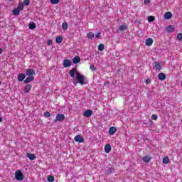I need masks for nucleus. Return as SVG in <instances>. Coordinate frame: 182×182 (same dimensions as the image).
Here are the masks:
<instances>
[{
	"instance_id": "f257e3e1",
	"label": "nucleus",
	"mask_w": 182,
	"mask_h": 182,
	"mask_svg": "<svg viewBox=\"0 0 182 182\" xmlns=\"http://www.w3.org/2000/svg\"><path fill=\"white\" fill-rule=\"evenodd\" d=\"M77 83H80V85H85V75H81L79 73H76V77H75Z\"/></svg>"
},
{
	"instance_id": "f03ea898",
	"label": "nucleus",
	"mask_w": 182,
	"mask_h": 182,
	"mask_svg": "<svg viewBox=\"0 0 182 182\" xmlns=\"http://www.w3.org/2000/svg\"><path fill=\"white\" fill-rule=\"evenodd\" d=\"M15 178L17 180V181H22V180H23V173H22V171H16Z\"/></svg>"
},
{
	"instance_id": "7ed1b4c3",
	"label": "nucleus",
	"mask_w": 182,
	"mask_h": 182,
	"mask_svg": "<svg viewBox=\"0 0 182 182\" xmlns=\"http://www.w3.org/2000/svg\"><path fill=\"white\" fill-rule=\"evenodd\" d=\"M75 141L77 143H85V139L80 135H76L74 138Z\"/></svg>"
},
{
	"instance_id": "20e7f679",
	"label": "nucleus",
	"mask_w": 182,
	"mask_h": 182,
	"mask_svg": "<svg viewBox=\"0 0 182 182\" xmlns=\"http://www.w3.org/2000/svg\"><path fill=\"white\" fill-rule=\"evenodd\" d=\"M65 120V115L63 114H58L55 117V122H63Z\"/></svg>"
},
{
	"instance_id": "39448f33",
	"label": "nucleus",
	"mask_w": 182,
	"mask_h": 182,
	"mask_svg": "<svg viewBox=\"0 0 182 182\" xmlns=\"http://www.w3.org/2000/svg\"><path fill=\"white\" fill-rule=\"evenodd\" d=\"M64 68H70L72 66V62L69 59H65L63 61Z\"/></svg>"
},
{
	"instance_id": "423d86ee",
	"label": "nucleus",
	"mask_w": 182,
	"mask_h": 182,
	"mask_svg": "<svg viewBox=\"0 0 182 182\" xmlns=\"http://www.w3.org/2000/svg\"><path fill=\"white\" fill-rule=\"evenodd\" d=\"M116 132H117V129L114 127H111L109 129L108 133L110 134V136H113Z\"/></svg>"
},
{
	"instance_id": "0eeeda50",
	"label": "nucleus",
	"mask_w": 182,
	"mask_h": 182,
	"mask_svg": "<svg viewBox=\"0 0 182 182\" xmlns=\"http://www.w3.org/2000/svg\"><path fill=\"white\" fill-rule=\"evenodd\" d=\"M26 75H27V76H33V75H35V70H33V69H27L26 70Z\"/></svg>"
},
{
	"instance_id": "6e6552de",
	"label": "nucleus",
	"mask_w": 182,
	"mask_h": 182,
	"mask_svg": "<svg viewBox=\"0 0 182 182\" xmlns=\"http://www.w3.org/2000/svg\"><path fill=\"white\" fill-rule=\"evenodd\" d=\"M33 80H35V77H33V76H28L24 80V83L26 85H28V83H30V82H32Z\"/></svg>"
},
{
	"instance_id": "1a4fd4ad",
	"label": "nucleus",
	"mask_w": 182,
	"mask_h": 182,
	"mask_svg": "<svg viewBox=\"0 0 182 182\" xmlns=\"http://www.w3.org/2000/svg\"><path fill=\"white\" fill-rule=\"evenodd\" d=\"M92 114H93V112L90 109H88L84 112L83 116H85V117H90V116H92Z\"/></svg>"
},
{
	"instance_id": "9d476101",
	"label": "nucleus",
	"mask_w": 182,
	"mask_h": 182,
	"mask_svg": "<svg viewBox=\"0 0 182 182\" xmlns=\"http://www.w3.org/2000/svg\"><path fill=\"white\" fill-rule=\"evenodd\" d=\"M25 77H26V76L23 73H19L18 75V80L19 82H23V80H25Z\"/></svg>"
},
{
	"instance_id": "9b49d317",
	"label": "nucleus",
	"mask_w": 182,
	"mask_h": 182,
	"mask_svg": "<svg viewBox=\"0 0 182 182\" xmlns=\"http://www.w3.org/2000/svg\"><path fill=\"white\" fill-rule=\"evenodd\" d=\"M75 75L76 73H78L76 68H73L71 70H70V76H71V77H75Z\"/></svg>"
},
{
	"instance_id": "f8f14e48",
	"label": "nucleus",
	"mask_w": 182,
	"mask_h": 182,
	"mask_svg": "<svg viewBox=\"0 0 182 182\" xmlns=\"http://www.w3.org/2000/svg\"><path fill=\"white\" fill-rule=\"evenodd\" d=\"M105 153H110V151H112V146L109 144H106L105 146Z\"/></svg>"
},
{
	"instance_id": "ddd939ff",
	"label": "nucleus",
	"mask_w": 182,
	"mask_h": 182,
	"mask_svg": "<svg viewBox=\"0 0 182 182\" xmlns=\"http://www.w3.org/2000/svg\"><path fill=\"white\" fill-rule=\"evenodd\" d=\"M26 156L29 159V160H31V161L35 160V159H36V155H35V154L28 153Z\"/></svg>"
},
{
	"instance_id": "4468645a",
	"label": "nucleus",
	"mask_w": 182,
	"mask_h": 182,
	"mask_svg": "<svg viewBox=\"0 0 182 182\" xmlns=\"http://www.w3.org/2000/svg\"><path fill=\"white\" fill-rule=\"evenodd\" d=\"M142 160L144 163H149L151 161V157L150 156H143Z\"/></svg>"
},
{
	"instance_id": "2eb2a0df",
	"label": "nucleus",
	"mask_w": 182,
	"mask_h": 182,
	"mask_svg": "<svg viewBox=\"0 0 182 182\" xmlns=\"http://www.w3.org/2000/svg\"><path fill=\"white\" fill-rule=\"evenodd\" d=\"M158 79L159 80H166V74L164 73H160L158 75Z\"/></svg>"
},
{
	"instance_id": "dca6fc26",
	"label": "nucleus",
	"mask_w": 182,
	"mask_h": 182,
	"mask_svg": "<svg viewBox=\"0 0 182 182\" xmlns=\"http://www.w3.org/2000/svg\"><path fill=\"white\" fill-rule=\"evenodd\" d=\"M31 89H32V85H27L24 89V93H29Z\"/></svg>"
},
{
	"instance_id": "f3484780",
	"label": "nucleus",
	"mask_w": 182,
	"mask_h": 182,
	"mask_svg": "<svg viewBox=\"0 0 182 182\" xmlns=\"http://www.w3.org/2000/svg\"><path fill=\"white\" fill-rule=\"evenodd\" d=\"M175 29L176 28H174V26H168L166 31H167V32H168L170 33H173V32H174Z\"/></svg>"
},
{
	"instance_id": "a211bd4d",
	"label": "nucleus",
	"mask_w": 182,
	"mask_h": 182,
	"mask_svg": "<svg viewBox=\"0 0 182 182\" xmlns=\"http://www.w3.org/2000/svg\"><path fill=\"white\" fill-rule=\"evenodd\" d=\"M154 68H155V70H159V72H160L161 70V64L160 63H156L154 65Z\"/></svg>"
},
{
	"instance_id": "6ab92c4d",
	"label": "nucleus",
	"mask_w": 182,
	"mask_h": 182,
	"mask_svg": "<svg viewBox=\"0 0 182 182\" xmlns=\"http://www.w3.org/2000/svg\"><path fill=\"white\" fill-rule=\"evenodd\" d=\"M146 45L147 46H151L153 45V38H147L146 40Z\"/></svg>"
},
{
	"instance_id": "aec40b11",
	"label": "nucleus",
	"mask_w": 182,
	"mask_h": 182,
	"mask_svg": "<svg viewBox=\"0 0 182 182\" xmlns=\"http://www.w3.org/2000/svg\"><path fill=\"white\" fill-rule=\"evenodd\" d=\"M80 62V57L79 56H75L73 59V63L77 64Z\"/></svg>"
},
{
	"instance_id": "412c9836",
	"label": "nucleus",
	"mask_w": 182,
	"mask_h": 182,
	"mask_svg": "<svg viewBox=\"0 0 182 182\" xmlns=\"http://www.w3.org/2000/svg\"><path fill=\"white\" fill-rule=\"evenodd\" d=\"M63 41V37L58 36L55 38L56 43H62V41Z\"/></svg>"
},
{
	"instance_id": "4be33fe9",
	"label": "nucleus",
	"mask_w": 182,
	"mask_h": 182,
	"mask_svg": "<svg viewBox=\"0 0 182 182\" xmlns=\"http://www.w3.org/2000/svg\"><path fill=\"white\" fill-rule=\"evenodd\" d=\"M171 16H173V14H171V12L165 13V19H171Z\"/></svg>"
},
{
	"instance_id": "5701e85b",
	"label": "nucleus",
	"mask_w": 182,
	"mask_h": 182,
	"mask_svg": "<svg viewBox=\"0 0 182 182\" xmlns=\"http://www.w3.org/2000/svg\"><path fill=\"white\" fill-rule=\"evenodd\" d=\"M162 161L164 164H168V163H170V159H168V156H165L163 158Z\"/></svg>"
},
{
	"instance_id": "b1692460",
	"label": "nucleus",
	"mask_w": 182,
	"mask_h": 182,
	"mask_svg": "<svg viewBox=\"0 0 182 182\" xmlns=\"http://www.w3.org/2000/svg\"><path fill=\"white\" fill-rule=\"evenodd\" d=\"M23 8H24V5H23V3L21 2L18 4V6H17V9L20 11H23Z\"/></svg>"
},
{
	"instance_id": "393cba45",
	"label": "nucleus",
	"mask_w": 182,
	"mask_h": 182,
	"mask_svg": "<svg viewBox=\"0 0 182 182\" xmlns=\"http://www.w3.org/2000/svg\"><path fill=\"white\" fill-rule=\"evenodd\" d=\"M13 14L15 15V16H18V15H19V14H21V11L16 8L13 9Z\"/></svg>"
},
{
	"instance_id": "a878e982",
	"label": "nucleus",
	"mask_w": 182,
	"mask_h": 182,
	"mask_svg": "<svg viewBox=\"0 0 182 182\" xmlns=\"http://www.w3.org/2000/svg\"><path fill=\"white\" fill-rule=\"evenodd\" d=\"M87 36L88 39H93V38H95V34L93 33V32H90L87 34Z\"/></svg>"
},
{
	"instance_id": "bb28decb",
	"label": "nucleus",
	"mask_w": 182,
	"mask_h": 182,
	"mask_svg": "<svg viewBox=\"0 0 182 182\" xmlns=\"http://www.w3.org/2000/svg\"><path fill=\"white\" fill-rule=\"evenodd\" d=\"M119 31H127V26L122 25L119 28Z\"/></svg>"
},
{
	"instance_id": "cd10ccee",
	"label": "nucleus",
	"mask_w": 182,
	"mask_h": 182,
	"mask_svg": "<svg viewBox=\"0 0 182 182\" xmlns=\"http://www.w3.org/2000/svg\"><path fill=\"white\" fill-rule=\"evenodd\" d=\"M47 180L49 182H53L55 181V178L53 176H48Z\"/></svg>"
},
{
	"instance_id": "c85d7f7f",
	"label": "nucleus",
	"mask_w": 182,
	"mask_h": 182,
	"mask_svg": "<svg viewBox=\"0 0 182 182\" xmlns=\"http://www.w3.org/2000/svg\"><path fill=\"white\" fill-rule=\"evenodd\" d=\"M35 28H36V24H35V23H31L29 24V29H35Z\"/></svg>"
},
{
	"instance_id": "c756f323",
	"label": "nucleus",
	"mask_w": 182,
	"mask_h": 182,
	"mask_svg": "<svg viewBox=\"0 0 182 182\" xmlns=\"http://www.w3.org/2000/svg\"><path fill=\"white\" fill-rule=\"evenodd\" d=\"M105 49V45L104 44H100L98 46V50H100V52H102V50H103Z\"/></svg>"
},
{
	"instance_id": "7c9ffc66",
	"label": "nucleus",
	"mask_w": 182,
	"mask_h": 182,
	"mask_svg": "<svg viewBox=\"0 0 182 182\" xmlns=\"http://www.w3.org/2000/svg\"><path fill=\"white\" fill-rule=\"evenodd\" d=\"M61 26L63 31H66L68 29V23H63Z\"/></svg>"
},
{
	"instance_id": "2f4dec72",
	"label": "nucleus",
	"mask_w": 182,
	"mask_h": 182,
	"mask_svg": "<svg viewBox=\"0 0 182 182\" xmlns=\"http://www.w3.org/2000/svg\"><path fill=\"white\" fill-rule=\"evenodd\" d=\"M60 0H50V4H53V5H56L59 4Z\"/></svg>"
},
{
	"instance_id": "473e14b6",
	"label": "nucleus",
	"mask_w": 182,
	"mask_h": 182,
	"mask_svg": "<svg viewBox=\"0 0 182 182\" xmlns=\"http://www.w3.org/2000/svg\"><path fill=\"white\" fill-rule=\"evenodd\" d=\"M154 16H148V22H154Z\"/></svg>"
},
{
	"instance_id": "72a5a7b5",
	"label": "nucleus",
	"mask_w": 182,
	"mask_h": 182,
	"mask_svg": "<svg viewBox=\"0 0 182 182\" xmlns=\"http://www.w3.org/2000/svg\"><path fill=\"white\" fill-rule=\"evenodd\" d=\"M23 5H26L28 6L31 4V1L30 0H24L23 1Z\"/></svg>"
},
{
	"instance_id": "f704fd0d",
	"label": "nucleus",
	"mask_w": 182,
	"mask_h": 182,
	"mask_svg": "<svg viewBox=\"0 0 182 182\" xmlns=\"http://www.w3.org/2000/svg\"><path fill=\"white\" fill-rule=\"evenodd\" d=\"M44 117H50V112L48 111L44 112Z\"/></svg>"
},
{
	"instance_id": "c9c22d12",
	"label": "nucleus",
	"mask_w": 182,
	"mask_h": 182,
	"mask_svg": "<svg viewBox=\"0 0 182 182\" xmlns=\"http://www.w3.org/2000/svg\"><path fill=\"white\" fill-rule=\"evenodd\" d=\"M90 70H92V72H95V70H96V68H95V65H90Z\"/></svg>"
},
{
	"instance_id": "e433bc0d",
	"label": "nucleus",
	"mask_w": 182,
	"mask_h": 182,
	"mask_svg": "<svg viewBox=\"0 0 182 182\" xmlns=\"http://www.w3.org/2000/svg\"><path fill=\"white\" fill-rule=\"evenodd\" d=\"M157 119H158L157 114H153L151 115V119L152 120H157Z\"/></svg>"
},
{
	"instance_id": "4c0bfd02",
	"label": "nucleus",
	"mask_w": 182,
	"mask_h": 182,
	"mask_svg": "<svg viewBox=\"0 0 182 182\" xmlns=\"http://www.w3.org/2000/svg\"><path fill=\"white\" fill-rule=\"evenodd\" d=\"M177 39L178 41H182V33H178V36H177Z\"/></svg>"
},
{
	"instance_id": "58836bf2",
	"label": "nucleus",
	"mask_w": 182,
	"mask_h": 182,
	"mask_svg": "<svg viewBox=\"0 0 182 182\" xmlns=\"http://www.w3.org/2000/svg\"><path fill=\"white\" fill-rule=\"evenodd\" d=\"M53 43V41L52 40H48V41H47V45H48V46H50Z\"/></svg>"
},
{
	"instance_id": "ea45409f",
	"label": "nucleus",
	"mask_w": 182,
	"mask_h": 182,
	"mask_svg": "<svg viewBox=\"0 0 182 182\" xmlns=\"http://www.w3.org/2000/svg\"><path fill=\"white\" fill-rule=\"evenodd\" d=\"M100 32H97V33H96V34H95V38H100Z\"/></svg>"
},
{
	"instance_id": "a19ab883",
	"label": "nucleus",
	"mask_w": 182,
	"mask_h": 182,
	"mask_svg": "<svg viewBox=\"0 0 182 182\" xmlns=\"http://www.w3.org/2000/svg\"><path fill=\"white\" fill-rule=\"evenodd\" d=\"M144 4L147 5V4H150V0H144Z\"/></svg>"
},
{
	"instance_id": "79ce46f5",
	"label": "nucleus",
	"mask_w": 182,
	"mask_h": 182,
	"mask_svg": "<svg viewBox=\"0 0 182 182\" xmlns=\"http://www.w3.org/2000/svg\"><path fill=\"white\" fill-rule=\"evenodd\" d=\"M150 82H151V80H150V79L146 80V83H150Z\"/></svg>"
},
{
	"instance_id": "37998d69",
	"label": "nucleus",
	"mask_w": 182,
	"mask_h": 182,
	"mask_svg": "<svg viewBox=\"0 0 182 182\" xmlns=\"http://www.w3.org/2000/svg\"><path fill=\"white\" fill-rule=\"evenodd\" d=\"M110 82L109 81H105L104 83V86H106V85H109Z\"/></svg>"
},
{
	"instance_id": "c03bdc74",
	"label": "nucleus",
	"mask_w": 182,
	"mask_h": 182,
	"mask_svg": "<svg viewBox=\"0 0 182 182\" xmlns=\"http://www.w3.org/2000/svg\"><path fill=\"white\" fill-rule=\"evenodd\" d=\"M2 52H4V50L0 48V55H2Z\"/></svg>"
},
{
	"instance_id": "a18cd8bd",
	"label": "nucleus",
	"mask_w": 182,
	"mask_h": 182,
	"mask_svg": "<svg viewBox=\"0 0 182 182\" xmlns=\"http://www.w3.org/2000/svg\"><path fill=\"white\" fill-rule=\"evenodd\" d=\"M108 171H109V174H112V169H108Z\"/></svg>"
},
{
	"instance_id": "49530a36",
	"label": "nucleus",
	"mask_w": 182,
	"mask_h": 182,
	"mask_svg": "<svg viewBox=\"0 0 182 182\" xmlns=\"http://www.w3.org/2000/svg\"><path fill=\"white\" fill-rule=\"evenodd\" d=\"M2 122V117H0V123Z\"/></svg>"
},
{
	"instance_id": "de8ad7c7",
	"label": "nucleus",
	"mask_w": 182,
	"mask_h": 182,
	"mask_svg": "<svg viewBox=\"0 0 182 182\" xmlns=\"http://www.w3.org/2000/svg\"><path fill=\"white\" fill-rule=\"evenodd\" d=\"M9 1H14V0H9Z\"/></svg>"
},
{
	"instance_id": "09e8293b",
	"label": "nucleus",
	"mask_w": 182,
	"mask_h": 182,
	"mask_svg": "<svg viewBox=\"0 0 182 182\" xmlns=\"http://www.w3.org/2000/svg\"><path fill=\"white\" fill-rule=\"evenodd\" d=\"M0 85H1V81H0Z\"/></svg>"
}]
</instances>
